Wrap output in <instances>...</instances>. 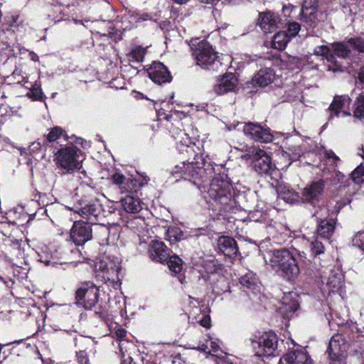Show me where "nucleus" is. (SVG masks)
<instances>
[{"label": "nucleus", "mask_w": 364, "mask_h": 364, "mask_svg": "<svg viewBox=\"0 0 364 364\" xmlns=\"http://www.w3.org/2000/svg\"><path fill=\"white\" fill-rule=\"evenodd\" d=\"M48 7V16L54 22L61 21H72L75 23L82 24V20H78L74 16V14H69L66 12L65 9H63V6L59 5H46Z\"/></svg>", "instance_id": "obj_23"}, {"label": "nucleus", "mask_w": 364, "mask_h": 364, "mask_svg": "<svg viewBox=\"0 0 364 364\" xmlns=\"http://www.w3.org/2000/svg\"><path fill=\"white\" fill-rule=\"evenodd\" d=\"M353 246L360 249L364 253V231L358 232L352 239Z\"/></svg>", "instance_id": "obj_49"}, {"label": "nucleus", "mask_w": 364, "mask_h": 364, "mask_svg": "<svg viewBox=\"0 0 364 364\" xmlns=\"http://www.w3.org/2000/svg\"><path fill=\"white\" fill-rule=\"evenodd\" d=\"M146 73L149 79L155 84L163 85L170 83L173 77L167 66L160 61H153L146 65Z\"/></svg>", "instance_id": "obj_15"}, {"label": "nucleus", "mask_w": 364, "mask_h": 364, "mask_svg": "<svg viewBox=\"0 0 364 364\" xmlns=\"http://www.w3.org/2000/svg\"><path fill=\"white\" fill-rule=\"evenodd\" d=\"M336 56V55H335L333 52L332 53L330 51L328 54H327L326 56L325 57L327 61L331 63L330 65H328V70H331L333 72L341 71L343 70V67L337 61Z\"/></svg>", "instance_id": "obj_44"}, {"label": "nucleus", "mask_w": 364, "mask_h": 364, "mask_svg": "<svg viewBox=\"0 0 364 364\" xmlns=\"http://www.w3.org/2000/svg\"><path fill=\"white\" fill-rule=\"evenodd\" d=\"M300 20L309 28H314L318 26V11L315 6L303 5L300 10Z\"/></svg>", "instance_id": "obj_28"}, {"label": "nucleus", "mask_w": 364, "mask_h": 364, "mask_svg": "<svg viewBox=\"0 0 364 364\" xmlns=\"http://www.w3.org/2000/svg\"><path fill=\"white\" fill-rule=\"evenodd\" d=\"M148 252L152 261L164 264L172 252L164 242L152 240L149 245Z\"/></svg>", "instance_id": "obj_19"}, {"label": "nucleus", "mask_w": 364, "mask_h": 364, "mask_svg": "<svg viewBox=\"0 0 364 364\" xmlns=\"http://www.w3.org/2000/svg\"><path fill=\"white\" fill-rule=\"evenodd\" d=\"M46 5H59L66 7L69 9L70 6H74L75 0H43Z\"/></svg>", "instance_id": "obj_50"}, {"label": "nucleus", "mask_w": 364, "mask_h": 364, "mask_svg": "<svg viewBox=\"0 0 364 364\" xmlns=\"http://www.w3.org/2000/svg\"><path fill=\"white\" fill-rule=\"evenodd\" d=\"M351 101L348 95L334 96L328 108L330 112L328 121H331L334 117H338L341 113H343V116H351V112L349 110Z\"/></svg>", "instance_id": "obj_16"}, {"label": "nucleus", "mask_w": 364, "mask_h": 364, "mask_svg": "<svg viewBox=\"0 0 364 364\" xmlns=\"http://www.w3.org/2000/svg\"><path fill=\"white\" fill-rule=\"evenodd\" d=\"M351 115L360 120L364 119V92L360 93L354 100L352 105Z\"/></svg>", "instance_id": "obj_35"}, {"label": "nucleus", "mask_w": 364, "mask_h": 364, "mask_svg": "<svg viewBox=\"0 0 364 364\" xmlns=\"http://www.w3.org/2000/svg\"><path fill=\"white\" fill-rule=\"evenodd\" d=\"M70 210L87 220L86 222L93 225L103 215V208L99 200L90 195H83L80 198L77 195Z\"/></svg>", "instance_id": "obj_7"}, {"label": "nucleus", "mask_w": 364, "mask_h": 364, "mask_svg": "<svg viewBox=\"0 0 364 364\" xmlns=\"http://www.w3.org/2000/svg\"><path fill=\"white\" fill-rule=\"evenodd\" d=\"M199 148L195 144H185L181 141L177 144L179 154L180 164H177L172 170L174 176H179L192 182L198 188L209 177H212L211 164L206 167L205 159L196 151Z\"/></svg>", "instance_id": "obj_2"}, {"label": "nucleus", "mask_w": 364, "mask_h": 364, "mask_svg": "<svg viewBox=\"0 0 364 364\" xmlns=\"http://www.w3.org/2000/svg\"><path fill=\"white\" fill-rule=\"evenodd\" d=\"M187 43L190 46L196 65L202 69L218 71L222 67L218 52L214 50L208 41L192 38Z\"/></svg>", "instance_id": "obj_5"}, {"label": "nucleus", "mask_w": 364, "mask_h": 364, "mask_svg": "<svg viewBox=\"0 0 364 364\" xmlns=\"http://www.w3.org/2000/svg\"><path fill=\"white\" fill-rule=\"evenodd\" d=\"M65 139L66 141H69L68 143L71 144L72 145L73 144H79V145H81L82 147H85V144L87 143L86 140H85L82 137H77L75 135L68 136V135L67 134H65Z\"/></svg>", "instance_id": "obj_54"}, {"label": "nucleus", "mask_w": 364, "mask_h": 364, "mask_svg": "<svg viewBox=\"0 0 364 364\" xmlns=\"http://www.w3.org/2000/svg\"><path fill=\"white\" fill-rule=\"evenodd\" d=\"M116 335L117 336V337L122 338L126 336L127 331L123 328H120L116 331Z\"/></svg>", "instance_id": "obj_62"}, {"label": "nucleus", "mask_w": 364, "mask_h": 364, "mask_svg": "<svg viewBox=\"0 0 364 364\" xmlns=\"http://www.w3.org/2000/svg\"><path fill=\"white\" fill-rule=\"evenodd\" d=\"M358 79L360 83L364 85V65L360 68L358 73Z\"/></svg>", "instance_id": "obj_60"}, {"label": "nucleus", "mask_w": 364, "mask_h": 364, "mask_svg": "<svg viewBox=\"0 0 364 364\" xmlns=\"http://www.w3.org/2000/svg\"><path fill=\"white\" fill-rule=\"evenodd\" d=\"M18 348L19 350L24 349V348H31V346L29 344H26L25 342L20 341L16 342V346L14 347Z\"/></svg>", "instance_id": "obj_59"}, {"label": "nucleus", "mask_w": 364, "mask_h": 364, "mask_svg": "<svg viewBox=\"0 0 364 364\" xmlns=\"http://www.w3.org/2000/svg\"><path fill=\"white\" fill-rule=\"evenodd\" d=\"M75 303L90 311L89 317L95 323L108 324L109 314L105 303L100 298V287L92 281L80 282L75 291Z\"/></svg>", "instance_id": "obj_4"}, {"label": "nucleus", "mask_w": 364, "mask_h": 364, "mask_svg": "<svg viewBox=\"0 0 364 364\" xmlns=\"http://www.w3.org/2000/svg\"><path fill=\"white\" fill-rule=\"evenodd\" d=\"M270 263L274 269L284 279L294 283L300 274L296 257L286 248L272 251Z\"/></svg>", "instance_id": "obj_6"}, {"label": "nucleus", "mask_w": 364, "mask_h": 364, "mask_svg": "<svg viewBox=\"0 0 364 364\" xmlns=\"http://www.w3.org/2000/svg\"><path fill=\"white\" fill-rule=\"evenodd\" d=\"M252 163L255 172L259 175H271L274 170V164L272 158L266 151L261 149H253L250 154Z\"/></svg>", "instance_id": "obj_12"}, {"label": "nucleus", "mask_w": 364, "mask_h": 364, "mask_svg": "<svg viewBox=\"0 0 364 364\" xmlns=\"http://www.w3.org/2000/svg\"><path fill=\"white\" fill-rule=\"evenodd\" d=\"M9 243L8 244H6V245L10 248V250H14L16 252V255H18V254L21 253V242H22V240H16V239H14V240H11V239H9L8 241H7Z\"/></svg>", "instance_id": "obj_52"}, {"label": "nucleus", "mask_w": 364, "mask_h": 364, "mask_svg": "<svg viewBox=\"0 0 364 364\" xmlns=\"http://www.w3.org/2000/svg\"><path fill=\"white\" fill-rule=\"evenodd\" d=\"M250 340L255 351V356L268 358L276 355L278 337L274 331H257Z\"/></svg>", "instance_id": "obj_8"}, {"label": "nucleus", "mask_w": 364, "mask_h": 364, "mask_svg": "<svg viewBox=\"0 0 364 364\" xmlns=\"http://www.w3.org/2000/svg\"><path fill=\"white\" fill-rule=\"evenodd\" d=\"M298 95H299V91L294 87L292 89L285 90L284 96L286 97L287 100H288V101H295L298 97Z\"/></svg>", "instance_id": "obj_55"}, {"label": "nucleus", "mask_w": 364, "mask_h": 364, "mask_svg": "<svg viewBox=\"0 0 364 364\" xmlns=\"http://www.w3.org/2000/svg\"><path fill=\"white\" fill-rule=\"evenodd\" d=\"M100 242H89L82 245L80 252L84 259L94 260L97 259L99 253V245Z\"/></svg>", "instance_id": "obj_33"}, {"label": "nucleus", "mask_w": 364, "mask_h": 364, "mask_svg": "<svg viewBox=\"0 0 364 364\" xmlns=\"http://www.w3.org/2000/svg\"><path fill=\"white\" fill-rule=\"evenodd\" d=\"M341 208V204L337 203L331 211L328 209V215L326 218H316V230L314 232V236L316 238H321V240L328 243L331 242V239L336 232L338 221V215Z\"/></svg>", "instance_id": "obj_9"}, {"label": "nucleus", "mask_w": 364, "mask_h": 364, "mask_svg": "<svg viewBox=\"0 0 364 364\" xmlns=\"http://www.w3.org/2000/svg\"><path fill=\"white\" fill-rule=\"evenodd\" d=\"M345 177V175L342 172L339 171H335V175L333 176L334 181H336L337 183H343Z\"/></svg>", "instance_id": "obj_58"}, {"label": "nucleus", "mask_w": 364, "mask_h": 364, "mask_svg": "<svg viewBox=\"0 0 364 364\" xmlns=\"http://www.w3.org/2000/svg\"><path fill=\"white\" fill-rule=\"evenodd\" d=\"M0 55L6 60L11 56H15L13 47L7 41H4L0 38Z\"/></svg>", "instance_id": "obj_40"}, {"label": "nucleus", "mask_w": 364, "mask_h": 364, "mask_svg": "<svg viewBox=\"0 0 364 364\" xmlns=\"http://www.w3.org/2000/svg\"><path fill=\"white\" fill-rule=\"evenodd\" d=\"M6 79L9 84H18L22 86H25V84L28 82V80L22 75L21 70L17 68L11 75L7 76Z\"/></svg>", "instance_id": "obj_39"}, {"label": "nucleus", "mask_w": 364, "mask_h": 364, "mask_svg": "<svg viewBox=\"0 0 364 364\" xmlns=\"http://www.w3.org/2000/svg\"><path fill=\"white\" fill-rule=\"evenodd\" d=\"M166 239L172 245L185 240L186 237L184 232L180 228L177 226H170L166 232Z\"/></svg>", "instance_id": "obj_37"}, {"label": "nucleus", "mask_w": 364, "mask_h": 364, "mask_svg": "<svg viewBox=\"0 0 364 364\" xmlns=\"http://www.w3.org/2000/svg\"><path fill=\"white\" fill-rule=\"evenodd\" d=\"M114 227H109L105 225H100L98 226L97 233L100 235V242L107 243L109 240V236L112 229Z\"/></svg>", "instance_id": "obj_47"}, {"label": "nucleus", "mask_w": 364, "mask_h": 364, "mask_svg": "<svg viewBox=\"0 0 364 364\" xmlns=\"http://www.w3.org/2000/svg\"><path fill=\"white\" fill-rule=\"evenodd\" d=\"M190 1L191 0H172L173 3L179 4V5L186 4Z\"/></svg>", "instance_id": "obj_63"}, {"label": "nucleus", "mask_w": 364, "mask_h": 364, "mask_svg": "<svg viewBox=\"0 0 364 364\" xmlns=\"http://www.w3.org/2000/svg\"><path fill=\"white\" fill-rule=\"evenodd\" d=\"M218 252L230 258H234L239 255V247L236 240L230 236H220L218 240Z\"/></svg>", "instance_id": "obj_21"}, {"label": "nucleus", "mask_w": 364, "mask_h": 364, "mask_svg": "<svg viewBox=\"0 0 364 364\" xmlns=\"http://www.w3.org/2000/svg\"><path fill=\"white\" fill-rule=\"evenodd\" d=\"M275 78L273 69L265 68L259 70L252 79L254 87H264L271 84Z\"/></svg>", "instance_id": "obj_26"}, {"label": "nucleus", "mask_w": 364, "mask_h": 364, "mask_svg": "<svg viewBox=\"0 0 364 364\" xmlns=\"http://www.w3.org/2000/svg\"><path fill=\"white\" fill-rule=\"evenodd\" d=\"M301 8L293 6L292 4L284 5L282 10V16L285 18L286 21H293L294 19L300 16Z\"/></svg>", "instance_id": "obj_38"}, {"label": "nucleus", "mask_w": 364, "mask_h": 364, "mask_svg": "<svg viewBox=\"0 0 364 364\" xmlns=\"http://www.w3.org/2000/svg\"><path fill=\"white\" fill-rule=\"evenodd\" d=\"M324 156L328 159L329 161L331 160V166H333L334 168L338 166V162L340 161V158L334 153L333 150H326Z\"/></svg>", "instance_id": "obj_53"}, {"label": "nucleus", "mask_w": 364, "mask_h": 364, "mask_svg": "<svg viewBox=\"0 0 364 364\" xmlns=\"http://www.w3.org/2000/svg\"><path fill=\"white\" fill-rule=\"evenodd\" d=\"M259 26L265 33L276 31L280 23L279 15L272 11L259 13Z\"/></svg>", "instance_id": "obj_24"}, {"label": "nucleus", "mask_w": 364, "mask_h": 364, "mask_svg": "<svg viewBox=\"0 0 364 364\" xmlns=\"http://www.w3.org/2000/svg\"><path fill=\"white\" fill-rule=\"evenodd\" d=\"M65 130L59 126L52 127L48 134H45L43 138L38 139V145L47 146L49 143L55 142L61 136L65 138Z\"/></svg>", "instance_id": "obj_31"}, {"label": "nucleus", "mask_w": 364, "mask_h": 364, "mask_svg": "<svg viewBox=\"0 0 364 364\" xmlns=\"http://www.w3.org/2000/svg\"><path fill=\"white\" fill-rule=\"evenodd\" d=\"M325 182L320 179L312 182L311 185L304 188L301 199L304 203L316 206L320 201L321 196L323 192Z\"/></svg>", "instance_id": "obj_18"}, {"label": "nucleus", "mask_w": 364, "mask_h": 364, "mask_svg": "<svg viewBox=\"0 0 364 364\" xmlns=\"http://www.w3.org/2000/svg\"><path fill=\"white\" fill-rule=\"evenodd\" d=\"M9 225L8 223H5V222H1L0 223V232L2 233L3 235L4 236H7L8 235V231L5 230L6 227Z\"/></svg>", "instance_id": "obj_61"}, {"label": "nucleus", "mask_w": 364, "mask_h": 364, "mask_svg": "<svg viewBox=\"0 0 364 364\" xmlns=\"http://www.w3.org/2000/svg\"><path fill=\"white\" fill-rule=\"evenodd\" d=\"M211 173L214 176L209 185L204 187L203 198L208 208L212 213L210 214L215 220L219 219L228 213H235L239 210L240 205L236 198V192L232 180L228 176L224 166H217V170L213 166Z\"/></svg>", "instance_id": "obj_1"}, {"label": "nucleus", "mask_w": 364, "mask_h": 364, "mask_svg": "<svg viewBox=\"0 0 364 364\" xmlns=\"http://www.w3.org/2000/svg\"><path fill=\"white\" fill-rule=\"evenodd\" d=\"M351 178L355 183L363 181L364 177V164L362 163L357 166L350 174Z\"/></svg>", "instance_id": "obj_48"}, {"label": "nucleus", "mask_w": 364, "mask_h": 364, "mask_svg": "<svg viewBox=\"0 0 364 364\" xmlns=\"http://www.w3.org/2000/svg\"><path fill=\"white\" fill-rule=\"evenodd\" d=\"M204 268L208 274H213L221 269V264L217 259H209L205 262Z\"/></svg>", "instance_id": "obj_46"}, {"label": "nucleus", "mask_w": 364, "mask_h": 364, "mask_svg": "<svg viewBox=\"0 0 364 364\" xmlns=\"http://www.w3.org/2000/svg\"><path fill=\"white\" fill-rule=\"evenodd\" d=\"M240 283L244 288V291H259V279L256 274L252 272H247L240 278Z\"/></svg>", "instance_id": "obj_32"}, {"label": "nucleus", "mask_w": 364, "mask_h": 364, "mask_svg": "<svg viewBox=\"0 0 364 364\" xmlns=\"http://www.w3.org/2000/svg\"><path fill=\"white\" fill-rule=\"evenodd\" d=\"M165 264H166L168 267V269L170 271L175 274H178V278L179 282L181 284H183L185 282V276L183 274H181L182 269H183V261L181 257H179L176 255H169V257L168 259L165 262Z\"/></svg>", "instance_id": "obj_30"}, {"label": "nucleus", "mask_w": 364, "mask_h": 364, "mask_svg": "<svg viewBox=\"0 0 364 364\" xmlns=\"http://www.w3.org/2000/svg\"><path fill=\"white\" fill-rule=\"evenodd\" d=\"M319 240H321V238H316L315 237V240L310 244L311 252L314 257L323 254L325 252L324 245Z\"/></svg>", "instance_id": "obj_42"}, {"label": "nucleus", "mask_w": 364, "mask_h": 364, "mask_svg": "<svg viewBox=\"0 0 364 364\" xmlns=\"http://www.w3.org/2000/svg\"><path fill=\"white\" fill-rule=\"evenodd\" d=\"M330 51V48L325 45L317 46L316 48H314V54L316 56L326 57V55L328 54Z\"/></svg>", "instance_id": "obj_56"}, {"label": "nucleus", "mask_w": 364, "mask_h": 364, "mask_svg": "<svg viewBox=\"0 0 364 364\" xmlns=\"http://www.w3.org/2000/svg\"><path fill=\"white\" fill-rule=\"evenodd\" d=\"M237 85V79L233 73L223 75L218 84L213 87L217 95H221L232 91Z\"/></svg>", "instance_id": "obj_25"}, {"label": "nucleus", "mask_w": 364, "mask_h": 364, "mask_svg": "<svg viewBox=\"0 0 364 364\" xmlns=\"http://www.w3.org/2000/svg\"><path fill=\"white\" fill-rule=\"evenodd\" d=\"M139 178H127L119 171L114 172L110 178L113 185L117 186L120 193L127 194L121 199L123 209L129 213H138L145 206V203L140 198L141 189L148 185L150 178L146 173H139Z\"/></svg>", "instance_id": "obj_3"}, {"label": "nucleus", "mask_w": 364, "mask_h": 364, "mask_svg": "<svg viewBox=\"0 0 364 364\" xmlns=\"http://www.w3.org/2000/svg\"><path fill=\"white\" fill-rule=\"evenodd\" d=\"M290 40L291 39L286 33V31H279L273 36L272 46V48L279 50H284Z\"/></svg>", "instance_id": "obj_36"}, {"label": "nucleus", "mask_w": 364, "mask_h": 364, "mask_svg": "<svg viewBox=\"0 0 364 364\" xmlns=\"http://www.w3.org/2000/svg\"><path fill=\"white\" fill-rule=\"evenodd\" d=\"M17 19V16L15 17L14 16H11V17H9L6 23L8 24V28H6V29L12 30L13 32H14L15 30L14 29V28L16 26Z\"/></svg>", "instance_id": "obj_57"}, {"label": "nucleus", "mask_w": 364, "mask_h": 364, "mask_svg": "<svg viewBox=\"0 0 364 364\" xmlns=\"http://www.w3.org/2000/svg\"><path fill=\"white\" fill-rule=\"evenodd\" d=\"M95 268L102 273V278L105 282L114 281L117 277L120 267L114 263L108 264L105 260H100L96 263Z\"/></svg>", "instance_id": "obj_27"}, {"label": "nucleus", "mask_w": 364, "mask_h": 364, "mask_svg": "<svg viewBox=\"0 0 364 364\" xmlns=\"http://www.w3.org/2000/svg\"><path fill=\"white\" fill-rule=\"evenodd\" d=\"M122 364H136L135 362L132 360V359L129 357V359L124 360Z\"/></svg>", "instance_id": "obj_64"}, {"label": "nucleus", "mask_w": 364, "mask_h": 364, "mask_svg": "<svg viewBox=\"0 0 364 364\" xmlns=\"http://www.w3.org/2000/svg\"><path fill=\"white\" fill-rule=\"evenodd\" d=\"M92 225L84 220L75 221L70 231V240L77 246L90 242L92 239Z\"/></svg>", "instance_id": "obj_14"}, {"label": "nucleus", "mask_w": 364, "mask_h": 364, "mask_svg": "<svg viewBox=\"0 0 364 364\" xmlns=\"http://www.w3.org/2000/svg\"><path fill=\"white\" fill-rule=\"evenodd\" d=\"M346 350V341L343 335L340 333L334 334L329 341L326 351L330 360L340 362L343 358Z\"/></svg>", "instance_id": "obj_17"}, {"label": "nucleus", "mask_w": 364, "mask_h": 364, "mask_svg": "<svg viewBox=\"0 0 364 364\" xmlns=\"http://www.w3.org/2000/svg\"><path fill=\"white\" fill-rule=\"evenodd\" d=\"M347 43H349L354 50L364 53V38L357 36L347 38Z\"/></svg>", "instance_id": "obj_43"}, {"label": "nucleus", "mask_w": 364, "mask_h": 364, "mask_svg": "<svg viewBox=\"0 0 364 364\" xmlns=\"http://www.w3.org/2000/svg\"><path fill=\"white\" fill-rule=\"evenodd\" d=\"M97 342L90 337L80 336L75 338V361L77 364H91L90 357L95 355Z\"/></svg>", "instance_id": "obj_11"}, {"label": "nucleus", "mask_w": 364, "mask_h": 364, "mask_svg": "<svg viewBox=\"0 0 364 364\" xmlns=\"http://www.w3.org/2000/svg\"><path fill=\"white\" fill-rule=\"evenodd\" d=\"M193 312L196 314L193 318L196 323L206 328L211 327V318L209 315L210 309L208 306L203 304L200 307L193 309Z\"/></svg>", "instance_id": "obj_29"}, {"label": "nucleus", "mask_w": 364, "mask_h": 364, "mask_svg": "<svg viewBox=\"0 0 364 364\" xmlns=\"http://www.w3.org/2000/svg\"><path fill=\"white\" fill-rule=\"evenodd\" d=\"M269 240L274 244L284 245L291 242V231L283 225L271 227L269 231Z\"/></svg>", "instance_id": "obj_22"}, {"label": "nucleus", "mask_w": 364, "mask_h": 364, "mask_svg": "<svg viewBox=\"0 0 364 364\" xmlns=\"http://www.w3.org/2000/svg\"><path fill=\"white\" fill-rule=\"evenodd\" d=\"M279 364H312V360L304 348L294 349L284 354Z\"/></svg>", "instance_id": "obj_20"}, {"label": "nucleus", "mask_w": 364, "mask_h": 364, "mask_svg": "<svg viewBox=\"0 0 364 364\" xmlns=\"http://www.w3.org/2000/svg\"><path fill=\"white\" fill-rule=\"evenodd\" d=\"M43 95L41 88L39 86H36V85H33L31 88L30 92L27 94V95L33 100H41Z\"/></svg>", "instance_id": "obj_51"}, {"label": "nucleus", "mask_w": 364, "mask_h": 364, "mask_svg": "<svg viewBox=\"0 0 364 364\" xmlns=\"http://www.w3.org/2000/svg\"><path fill=\"white\" fill-rule=\"evenodd\" d=\"M242 131L247 138L257 142L268 143L273 139L271 129L258 122H244Z\"/></svg>", "instance_id": "obj_13"}, {"label": "nucleus", "mask_w": 364, "mask_h": 364, "mask_svg": "<svg viewBox=\"0 0 364 364\" xmlns=\"http://www.w3.org/2000/svg\"><path fill=\"white\" fill-rule=\"evenodd\" d=\"M347 43V38L344 41H336L331 44V49L335 55L340 58H347L350 56L351 50Z\"/></svg>", "instance_id": "obj_34"}, {"label": "nucleus", "mask_w": 364, "mask_h": 364, "mask_svg": "<svg viewBox=\"0 0 364 364\" xmlns=\"http://www.w3.org/2000/svg\"><path fill=\"white\" fill-rule=\"evenodd\" d=\"M287 31L286 33L288 35L290 39L296 37L301 30V25L296 21H288L287 23Z\"/></svg>", "instance_id": "obj_45"}, {"label": "nucleus", "mask_w": 364, "mask_h": 364, "mask_svg": "<svg viewBox=\"0 0 364 364\" xmlns=\"http://www.w3.org/2000/svg\"><path fill=\"white\" fill-rule=\"evenodd\" d=\"M53 153L54 161L58 168L70 172L81 167L82 160L80 159L79 156L81 151L76 146H70L68 143Z\"/></svg>", "instance_id": "obj_10"}, {"label": "nucleus", "mask_w": 364, "mask_h": 364, "mask_svg": "<svg viewBox=\"0 0 364 364\" xmlns=\"http://www.w3.org/2000/svg\"><path fill=\"white\" fill-rule=\"evenodd\" d=\"M146 48L141 46H138L134 48L129 54V57L132 60L140 63L144 60V56L146 53Z\"/></svg>", "instance_id": "obj_41"}]
</instances>
